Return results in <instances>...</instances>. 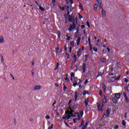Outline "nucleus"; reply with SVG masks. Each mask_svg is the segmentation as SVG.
<instances>
[{
    "label": "nucleus",
    "instance_id": "nucleus-1",
    "mask_svg": "<svg viewBox=\"0 0 129 129\" xmlns=\"http://www.w3.org/2000/svg\"><path fill=\"white\" fill-rule=\"evenodd\" d=\"M107 102V98H106V96H104V98L102 99V106L101 107V111L102 112L103 111V107H104V104Z\"/></svg>",
    "mask_w": 129,
    "mask_h": 129
},
{
    "label": "nucleus",
    "instance_id": "nucleus-2",
    "mask_svg": "<svg viewBox=\"0 0 129 129\" xmlns=\"http://www.w3.org/2000/svg\"><path fill=\"white\" fill-rule=\"evenodd\" d=\"M69 18V22L70 23H75V16H74V14H72L71 15H69L68 17Z\"/></svg>",
    "mask_w": 129,
    "mask_h": 129
},
{
    "label": "nucleus",
    "instance_id": "nucleus-3",
    "mask_svg": "<svg viewBox=\"0 0 129 129\" xmlns=\"http://www.w3.org/2000/svg\"><path fill=\"white\" fill-rule=\"evenodd\" d=\"M73 112H74V110L71 109L70 111H69V109H68V111H66V114H68L69 115H71L73 117H75L76 116V115H73Z\"/></svg>",
    "mask_w": 129,
    "mask_h": 129
},
{
    "label": "nucleus",
    "instance_id": "nucleus-4",
    "mask_svg": "<svg viewBox=\"0 0 129 129\" xmlns=\"http://www.w3.org/2000/svg\"><path fill=\"white\" fill-rule=\"evenodd\" d=\"M74 29H76V24L75 23H73V24H71L70 25V27L69 28L68 30L70 32H71L72 30Z\"/></svg>",
    "mask_w": 129,
    "mask_h": 129
},
{
    "label": "nucleus",
    "instance_id": "nucleus-5",
    "mask_svg": "<svg viewBox=\"0 0 129 129\" xmlns=\"http://www.w3.org/2000/svg\"><path fill=\"white\" fill-rule=\"evenodd\" d=\"M109 114H110V108H108L106 111V114L104 113V115H105L106 117H108V116H109Z\"/></svg>",
    "mask_w": 129,
    "mask_h": 129
},
{
    "label": "nucleus",
    "instance_id": "nucleus-6",
    "mask_svg": "<svg viewBox=\"0 0 129 129\" xmlns=\"http://www.w3.org/2000/svg\"><path fill=\"white\" fill-rule=\"evenodd\" d=\"M77 114H78V118H74L73 119L74 123H76V120H80V114H79V113H77Z\"/></svg>",
    "mask_w": 129,
    "mask_h": 129
},
{
    "label": "nucleus",
    "instance_id": "nucleus-7",
    "mask_svg": "<svg viewBox=\"0 0 129 129\" xmlns=\"http://www.w3.org/2000/svg\"><path fill=\"white\" fill-rule=\"evenodd\" d=\"M111 101L113 102V103H117V101H118V99L116 98L115 97H112Z\"/></svg>",
    "mask_w": 129,
    "mask_h": 129
},
{
    "label": "nucleus",
    "instance_id": "nucleus-8",
    "mask_svg": "<svg viewBox=\"0 0 129 129\" xmlns=\"http://www.w3.org/2000/svg\"><path fill=\"white\" fill-rule=\"evenodd\" d=\"M83 73L86 72V63H83L82 66Z\"/></svg>",
    "mask_w": 129,
    "mask_h": 129
},
{
    "label": "nucleus",
    "instance_id": "nucleus-9",
    "mask_svg": "<svg viewBox=\"0 0 129 129\" xmlns=\"http://www.w3.org/2000/svg\"><path fill=\"white\" fill-rule=\"evenodd\" d=\"M123 95H124V97L125 98V101H126V102L127 103H128L129 100H128V98H127V96H126V93H123Z\"/></svg>",
    "mask_w": 129,
    "mask_h": 129
},
{
    "label": "nucleus",
    "instance_id": "nucleus-10",
    "mask_svg": "<svg viewBox=\"0 0 129 129\" xmlns=\"http://www.w3.org/2000/svg\"><path fill=\"white\" fill-rule=\"evenodd\" d=\"M81 49H79L77 52V55L78 56L80 57L81 56Z\"/></svg>",
    "mask_w": 129,
    "mask_h": 129
},
{
    "label": "nucleus",
    "instance_id": "nucleus-11",
    "mask_svg": "<svg viewBox=\"0 0 129 129\" xmlns=\"http://www.w3.org/2000/svg\"><path fill=\"white\" fill-rule=\"evenodd\" d=\"M41 88V86H36L34 87V90H40Z\"/></svg>",
    "mask_w": 129,
    "mask_h": 129
},
{
    "label": "nucleus",
    "instance_id": "nucleus-12",
    "mask_svg": "<svg viewBox=\"0 0 129 129\" xmlns=\"http://www.w3.org/2000/svg\"><path fill=\"white\" fill-rule=\"evenodd\" d=\"M79 96V93H78L77 92H76L75 95V101H77V98H78Z\"/></svg>",
    "mask_w": 129,
    "mask_h": 129
},
{
    "label": "nucleus",
    "instance_id": "nucleus-13",
    "mask_svg": "<svg viewBox=\"0 0 129 129\" xmlns=\"http://www.w3.org/2000/svg\"><path fill=\"white\" fill-rule=\"evenodd\" d=\"M114 97L117 98V99L119 100L120 98V93H116L115 94Z\"/></svg>",
    "mask_w": 129,
    "mask_h": 129
},
{
    "label": "nucleus",
    "instance_id": "nucleus-14",
    "mask_svg": "<svg viewBox=\"0 0 129 129\" xmlns=\"http://www.w3.org/2000/svg\"><path fill=\"white\" fill-rule=\"evenodd\" d=\"M89 102V99L87 98L85 100V104L86 105V107H87V106L88 105V103Z\"/></svg>",
    "mask_w": 129,
    "mask_h": 129
},
{
    "label": "nucleus",
    "instance_id": "nucleus-15",
    "mask_svg": "<svg viewBox=\"0 0 129 129\" xmlns=\"http://www.w3.org/2000/svg\"><path fill=\"white\" fill-rule=\"evenodd\" d=\"M102 85H103V87H102V88L103 89V91L104 92H106V86H105V85L104 84V83H102Z\"/></svg>",
    "mask_w": 129,
    "mask_h": 129
},
{
    "label": "nucleus",
    "instance_id": "nucleus-16",
    "mask_svg": "<svg viewBox=\"0 0 129 129\" xmlns=\"http://www.w3.org/2000/svg\"><path fill=\"white\" fill-rule=\"evenodd\" d=\"M104 73V72L101 73V72H98V75L96 78V79H97V77H99V76H102V75H103V74Z\"/></svg>",
    "mask_w": 129,
    "mask_h": 129
},
{
    "label": "nucleus",
    "instance_id": "nucleus-17",
    "mask_svg": "<svg viewBox=\"0 0 129 129\" xmlns=\"http://www.w3.org/2000/svg\"><path fill=\"white\" fill-rule=\"evenodd\" d=\"M97 105L98 110H101V109H100V106H101V104L100 103H97Z\"/></svg>",
    "mask_w": 129,
    "mask_h": 129
},
{
    "label": "nucleus",
    "instance_id": "nucleus-18",
    "mask_svg": "<svg viewBox=\"0 0 129 129\" xmlns=\"http://www.w3.org/2000/svg\"><path fill=\"white\" fill-rule=\"evenodd\" d=\"M80 41H81V38L80 37H78V39L77 40V45H79V44H80Z\"/></svg>",
    "mask_w": 129,
    "mask_h": 129
},
{
    "label": "nucleus",
    "instance_id": "nucleus-19",
    "mask_svg": "<svg viewBox=\"0 0 129 129\" xmlns=\"http://www.w3.org/2000/svg\"><path fill=\"white\" fill-rule=\"evenodd\" d=\"M100 61L103 62V63H105V62H106V58H105V57H102L100 58Z\"/></svg>",
    "mask_w": 129,
    "mask_h": 129
},
{
    "label": "nucleus",
    "instance_id": "nucleus-20",
    "mask_svg": "<svg viewBox=\"0 0 129 129\" xmlns=\"http://www.w3.org/2000/svg\"><path fill=\"white\" fill-rule=\"evenodd\" d=\"M102 16H103V17H105L106 16V12L104 11V10L102 9V11H101Z\"/></svg>",
    "mask_w": 129,
    "mask_h": 129
},
{
    "label": "nucleus",
    "instance_id": "nucleus-21",
    "mask_svg": "<svg viewBox=\"0 0 129 129\" xmlns=\"http://www.w3.org/2000/svg\"><path fill=\"white\" fill-rule=\"evenodd\" d=\"M83 95H86V94L89 95V92L88 91L84 90L83 92Z\"/></svg>",
    "mask_w": 129,
    "mask_h": 129
},
{
    "label": "nucleus",
    "instance_id": "nucleus-22",
    "mask_svg": "<svg viewBox=\"0 0 129 129\" xmlns=\"http://www.w3.org/2000/svg\"><path fill=\"white\" fill-rule=\"evenodd\" d=\"M4 37L3 36L0 35V43H4Z\"/></svg>",
    "mask_w": 129,
    "mask_h": 129
},
{
    "label": "nucleus",
    "instance_id": "nucleus-23",
    "mask_svg": "<svg viewBox=\"0 0 129 129\" xmlns=\"http://www.w3.org/2000/svg\"><path fill=\"white\" fill-rule=\"evenodd\" d=\"M98 4L97 3H96V4L94 5V11H97V7L99 6Z\"/></svg>",
    "mask_w": 129,
    "mask_h": 129
},
{
    "label": "nucleus",
    "instance_id": "nucleus-24",
    "mask_svg": "<svg viewBox=\"0 0 129 129\" xmlns=\"http://www.w3.org/2000/svg\"><path fill=\"white\" fill-rule=\"evenodd\" d=\"M70 117H71V116L68 115V116H66L64 117H62V119H69V118H70Z\"/></svg>",
    "mask_w": 129,
    "mask_h": 129
},
{
    "label": "nucleus",
    "instance_id": "nucleus-25",
    "mask_svg": "<svg viewBox=\"0 0 129 129\" xmlns=\"http://www.w3.org/2000/svg\"><path fill=\"white\" fill-rule=\"evenodd\" d=\"M75 43V42H74V41H72L70 42L71 47H74Z\"/></svg>",
    "mask_w": 129,
    "mask_h": 129
},
{
    "label": "nucleus",
    "instance_id": "nucleus-26",
    "mask_svg": "<svg viewBox=\"0 0 129 129\" xmlns=\"http://www.w3.org/2000/svg\"><path fill=\"white\" fill-rule=\"evenodd\" d=\"M38 7H39V10H40L41 12H44V11H45V9L43 8V7H42L40 5H39Z\"/></svg>",
    "mask_w": 129,
    "mask_h": 129
},
{
    "label": "nucleus",
    "instance_id": "nucleus-27",
    "mask_svg": "<svg viewBox=\"0 0 129 129\" xmlns=\"http://www.w3.org/2000/svg\"><path fill=\"white\" fill-rule=\"evenodd\" d=\"M57 36H58V38L59 39L60 38V37H61V35H60V31H58L57 32Z\"/></svg>",
    "mask_w": 129,
    "mask_h": 129
},
{
    "label": "nucleus",
    "instance_id": "nucleus-28",
    "mask_svg": "<svg viewBox=\"0 0 129 129\" xmlns=\"http://www.w3.org/2000/svg\"><path fill=\"white\" fill-rule=\"evenodd\" d=\"M1 62H2V63H4L5 60H4V56H1Z\"/></svg>",
    "mask_w": 129,
    "mask_h": 129
},
{
    "label": "nucleus",
    "instance_id": "nucleus-29",
    "mask_svg": "<svg viewBox=\"0 0 129 129\" xmlns=\"http://www.w3.org/2000/svg\"><path fill=\"white\" fill-rule=\"evenodd\" d=\"M122 125H123L124 126H125V124H126V122H125V121H124V120H123L122 121Z\"/></svg>",
    "mask_w": 129,
    "mask_h": 129
},
{
    "label": "nucleus",
    "instance_id": "nucleus-30",
    "mask_svg": "<svg viewBox=\"0 0 129 129\" xmlns=\"http://www.w3.org/2000/svg\"><path fill=\"white\" fill-rule=\"evenodd\" d=\"M93 50H94V51H95V52H97V51H98L97 48H96V47H93Z\"/></svg>",
    "mask_w": 129,
    "mask_h": 129
},
{
    "label": "nucleus",
    "instance_id": "nucleus-31",
    "mask_svg": "<svg viewBox=\"0 0 129 129\" xmlns=\"http://www.w3.org/2000/svg\"><path fill=\"white\" fill-rule=\"evenodd\" d=\"M96 2H97L98 6H99V4H102L101 1L100 0H96Z\"/></svg>",
    "mask_w": 129,
    "mask_h": 129
},
{
    "label": "nucleus",
    "instance_id": "nucleus-32",
    "mask_svg": "<svg viewBox=\"0 0 129 129\" xmlns=\"http://www.w3.org/2000/svg\"><path fill=\"white\" fill-rule=\"evenodd\" d=\"M59 66V63H56V67H55V68L54 69V70H57L58 69V67Z\"/></svg>",
    "mask_w": 129,
    "mask_h": 129
},
{
    "label": "nucleus",
    "instance_id": "nucleus-33",
    "mask_svg": "<svg viewBox=\"0 0 129 129\" xmlns=\"http://www.w3.org/2000/svg\"><path fill=\"white\" fill-rule=\"evenodd\" d=\"M69 2H70V4H71V5H73V4H74L73 0H69Z\"/></svg>",
    "mask_w": 129,
    "mask_h": 129
},
{
    "label": "nucleus",
    "instance_id": "nucleus-34",
    "mask_svg": "<svg viewBox=\"0 0 129 129\" xmlns=\"http://www.w3.org/2000/svg\"><path fill=\"white\" fill-rule=\"evenodd\" d=\"M99 95H100V96H102V90H101L99 91Z\"/></svg>",
    "mask_w": 129,
    "mask_h": 129
},
{
    "label": "nucleus",
    "instance_id": "nucleus-35",
    "mask_svg": "<svg viewBox=\"0 0 129 129\" xmlns=\"http://www.w3.org/2000/svg\"><path fill=\"white\" fill-rule=\"evenodd\" d=\"M59 8H60L61 11H64L65 10V8L64 7H61L60 6H59Z\"/></svg>",
    "mask_w": 129,
    "mask_h": 129
},
{
    "label": "nucleus",
    "instance_id": "nucleus-36",
    "mask_svg": "<svg viewBox=\"0 0 129 129\" xmlns=\"http://www.w3.org/2000/svg\"><path fill=\"white\" fill-rule=\"evenodd\" d=\"M81 83H82V81L81 79H79V82L78 83V84L80 85Z\"/></svg>",
    "mask_w": 129,
    "mask_h": 129
},
{
    "label": "nucleus",
    "instance_id": "nucleus-37",
    "mask_svg": "<svg viewBox=\"0 0 129 129\" xmlns=\"http://www.w3.org/2000/svg\"><path fill=\"white\" fill-rule=\"evenodd\" d=\"M53 124H51V126L48 127V129H52V128H53Z\"/></svg>",
    "mask_w": 129,
    "mask_h": 129
},
{
    "label": "nucleus",
    "instance_id": "nucleus-38",
    "mask_svg": "<svg viewBox=\"0 0 129 129\" xmlns=\"http://www.w3.org/2000/svg\"><path fill=\"white\" fill-rule=\"evenodd\" d=\"M64 80H65L66 81H67V82H69V80H69V79H68V77H67V78H65Z\"/></svg>",
    "mask_w": 129,
    "mask_h": 129
},
{
    "label": "nucleus",
    "instance_id": "nucleus-39",
    "mask_svg": "<svg viewBox=\"0 0 129 129\" xmlns=\"http://www.w3.org/2000/svg\"><path fill=\"white\" fill-rule=\"evenodd\" d=\"M80 115H81V117H82V116H83V111H81L80 112Z\"/></svg>",
    "mask_w": 129,
    "mask_h": 129
},
{
    "label": "nucleus",
    "instance_id": "nucleus-40",
    "mask_svg": "<svg viewBox=\"0 0 129 129\" xmlns=\"http://www.w3.org/2000/svg\"><path fill=\"white\" fill-rule=\"evenodd\" d=\"M76 82L75 83L73 84V86L74 87H76V85H77V84H78L77 82Z\"/></svg>",
    "mask_w": 129,
    "mask_h": 129
},
{
    "label": "nucleus",
    "instance_id": "nucleus-41",
    "mask_svg": "<svg viewBox=\"0 0 129 129\" xmlns=\"http://www.w3.org/2000/svg\"><path fill=\"white\" fill-rule=\"evenodd\" d=\"M79 19L80 20H81V19H82V18H83V17H82V16H81V15H80V14H79Z\"/></svg>",
    "mask_w": 129,
    "mask_h": 129
},
{
    "label": "nucleus",
    "instance_id": "nucleus-42",
    "mask_svg": "<svg viewBox=\"0 0 129 129\" xmlns=\"http://www.w3.org/2000/svg\"><path fill=\"white\" fill-rule=\"evenodd\" d=\"M75 82H77L78 81V79H77V77L74 78Z\"/></svg>",
    "mask_w": 129,
    "mask_h": 129
},
{
    "label": "nucleus",
    "instance_id": "nucleus-43",
    "mask_svg": "<svg viewBox=\"0 0 129 129\" xmlns=\"http://www.w3.org/2000/svg\"><path fill=\"white\" fill-rule=\"evenodd\" d=\"M87 25L88 28H90V24L89 23V22H87Z\"/></svg>",
    "mask_w": 129,
    "mask_h": 129
},
{
    "label": "nucleus",
    "instance_id": "nucleus-44",
    "mask_svg": "<svg viewBox=\"0 0 129 129\" xmlns=\"http://www.w3.org/2000/svg\"><path fill=\"white\" fill-rule=\"evenodd\" d=\"M125 90L129 92L128 87L127 86L125 88Z\"/></svg>",
    "mask_w": 129,
    "mask_h": 129
},
{
    "label": "nucleus",
    "instance_id": "nucleus-45",
    "mask_svg": "<svg viewBox=\"0 0 129 129\" xmlns=\"http://www.w3.org/2000/svg\"><path fill=\"white\" fill-rule=\"evenodd\" d=\"M71 78L74 77V73H71Z\"/></svg>",
    "mask_w": 129,
    "mask_h": 129
},
{
    "label": "nucleus",
    "instance_id": "nucleus-46",
    "mask_svg": "<svg viewBox=\"0 0 129 129\" xmlns=\"http://www.w3.org/2000/svg\"><path fill=\"white\" fill-rule=\"evenodd\" d=\"M89 45H90V50L92 51V46L91 45V44H89Z\"/></svg>",
    "mask_w": 129,
    "mask_h": 129
},
{
    "label": "nucleus",
    "instance_id": "nucleus-47",
    "mask_svg": "<svg viewBox=\"0 0 129 129\" xmlns=\"http://www.w3.org/2000/svg\"><path fill=\"white\" fill-rule=\"evenodd\" d=\"M88 41H89V45H91V41H90V37L88 38Z\"/></svg>",
    "mask_w": 129,
    "mask_h": 129
},
{
    "label": "nucleus",
    "instance_id": "nucleus-48",
    "mask_svg": "<svg viewBox=\"0 0 129 129\" xmlns=\"http://www.w3.org/2000/svg\"><path fill=\"white\" fill-rule=\"evenodd\" d=\"M64 17L65 18L66 20H67V17H68V15H67V14H64Z\"/></svg>",
    "mask_w": 129,
    "mask_h": 129
},
{
    "label": "nucleus",
    "instance_id": "nucleus-49",
    "mask_svg": "<svg viewBox=\"0 0 129 129\" xmlns=\"http://www.w3.org/2000/svg\"><path fill=\"white\" fill-rule=\"evenodd\" d=\"M81 124V125H83V124H84V120H83V119L82 120V122Z\"/></svg>",
    "mask_w": 129,
    "mask_h": 129
},
{
    "label": "nucleus",
    "instance_id": "nucleus-50",
    "mask_svg": "<svg viewBox=\"0 0 129 129\" xmlns=\"http://www.w3.org/2000/svg\"><path fill=\"white\" fill-rule=\"evenodd\" d=\"M46 119H50V116L47 115V116H46Z\"/></svg>",
    "mask_w": 129,
    "mask_h": 129
},
{
    "label": "nucleus",
    "instance_id": "nucleus-51",
    "mask_svg": "<svg viewBox=\"0 0 129 129\" xmlns=\"http://www.w3.org/2000/svg\"><path fill=\"white\" fill-rule=\"evenodd\" d=\"M124 82H126V83L128 82V80H127V79L124 78Z\"/></svg>",
    "mask_w": 129,
    "mask_h": 129
},
{
    "label": "nucleus",
    "instance_id": "nucleus-52",
    "mask_svg": "<svg viewBox=\"0 0 129 129\" xmlns=\"http://www.w3.org/2000/svg\"><path fill=\"white\" fill-rule=\"evenodd\" d=\"M67 15H68V17H69V16H71V15H70V11H68V13H67Z\"/></svg>",
    "mask_w": 129,
    "mask_h": 129
},
{
    "label": "nucleus",
    "instance_id": "nucleus-53",
    "mask_svg": "<svg viewBox=\"0 0 129 129\" xmlns=\"http://www.w3.org/2000/svg\"><path fill=\"white\" fill-rule=\"evenodd\" d=\"M126 114H127V112H125V115H124L125 118H127V115H126Z\"/></svg>",
    "mask_w": 129,
    "mask_h": 129
},
{
    "label": "nucleus",
    "instance_id": "nucleus-54",
    "mask_svg": "<svg viewBox=\"0 0 129 129\" xmlns=\"http://www.w3.org/2000/svg\"><path fill=\"white\" fill-rule=\"evenodd\" d=\"M67 89V87H66V86H64L63 87V91H65V90H66V89Z\"/></svg>",
    "mask_w": 129,
    "mask_h": 129
},
{
    "label": "nucleus",
    "instance_id": "nucleus-55",
    "mask_svg": "<svg viewBox=\"0 0 129 129\" xmlns=\"http://www.w3.org/2000/svg\"><path fill=\"white\" fill-rule=\"evenodd\" d=\"M88 83V80H86L85 81V84H87Z\"/></svg>",
    "mask_w": 129,
    "mask_h": 129
},
{
    "label": "nucleus",
    "instance_id": "nucleus-56",
    "mask_svg": "<svg viewBox=\"0 0 129 129\" xmlns=\"http://www.w3.org/2000/svg\"><path fill=\"white\" fill-rule=\"evenodd\" d=\"M55 87H59V85H58V84L55 83Z\"/></svg>",
    "mask_w": 129,
    "mask_h": 129
},
{
    "label": "nucleus",
    "instance_id": "nucleus-57",
    "mask_svg": "<svg viewBox=\"0 0 129 129\" xmlns=\"http://www.w3.org/2000/svg\"><path fill=\"white\" fill-rule=\"evenodd\" d=\"M76 61H77V57L75 58L74 63H76Z\"/></svg>",
    "mask_w": 129,
    "mask_h": 129
},
{
    "label": "nucleus",
    "instance_id": "nucleus-58",
    "mask_svg": "<svg viewBox=\"0 0 129 129\" xmlns=\"http://www.w3.org/2000/svg\"><path fill=\"white\" fill-rule=\"evenodd\" d=\"M86 127H87L86 126L83 125L81 129H86Z\"/></svg>",
    "mask_w": 129,
    "mask_h": 129
},
{
    "label": "nucleus",
    "instance_id": "nucleus-59",
    "mask_svg": "<svg viewBox=\"0 0 129 129\" xmlns=\"http://www.w3.org/2000/svg\"><path fill=\"white\" fill-rule=\"evenodd\" d=\"M120 79V76L118 77L116 79V80H119Z\"/></svg>",
    "mask_w": 129,
    "mask_h": 129
},
{
    "label": "nucleus",
    "instance_id": "nucleus-60",
    "mask_svg": "<svg viewBox=\"0 0 129 129\" xmlns=\"http://www.w3.org/2000/svg\"><path fill=\"white\" fill-rule=\"evenodd\" d=\"M66 2L67 3V5H69V1L68 0H66Z\"/></svg>",
    "mask_w": 129,
    "mask_h": 129
},
{
    "label": "nucleus",
    "instance_id": "nucleus-61",
    "mask_svg": "<svg viewBox=\"0 0 129 129\" xmlns=\"http://www.w3.org/2000/svg\"><path fill=\"white\" fill-rule=\"evenodd\" d=\"M70 8L69 7V6H68L67 7V11L68 12V11H69V9H70Z\"/></svg>",
    "mask_w": 129,
    "mask_h": 129
},
{
    "label": "nucleus",
    "instance_id": "nucleus-62",
    "mask_svg": "<svg viewBox=\"0 0 129 129\" xmlns=\"http://www.w3.org/2000/svg\"><path fill=\"white\" fill-rule=\"evenodd\" d=\"M79 6H80V8H82V7H83V6H82V4L81 3L79 4Z\"/></svg>",
    "mask_w": 129,
    "mask_h": 129
},
{
    "label": "nucleus",
    "instance_id": "nucleus-63",
    "mask_svg": "<svg viewBox=\"0 0 129 129\" xmlns=\"http://www.w3.org/2000/svg\"><path fill=\"white\" fill-rule=\"evenodd\" d=\"M82 29H84V28H85V25H82Z\"/></svg>",
    "mask_w": 129,
    "mask_h": 129
},
{
    "label": "nucleus",
    "instance_id": "nucleus-64",
    "mask_svg": "<svg viewBox=\"0 0 129 129\" xmlns=\"http://www.w3.org/2000/svg\"><path fill=\"white\" fill-rule=\"evenodd\" d=\"M115 128H116V129H117V128H118V125H116V126H115Z\"/></svg>",
    "mask_w": 129,
    "mask_h": 129
}]
</instances>
